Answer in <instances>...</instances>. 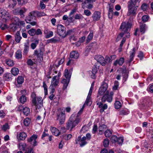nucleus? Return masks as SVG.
Listing matches in <instances>:
<instances>
[{
  "label": "nucleus",
  "instance_id": "obj_62",
  "mask_svg": "<svg viewBox=\"0 0 153 153\" xmlns=\"http://www.w3.org/2000/svg\"><path fill=\"white\" fill-rule=\"evenodd\" d=\"M108 5L109 6V9L108 10V12H113V10L114 9V6L112 4H108Z\"/></svg>",
  "mask_w": 153,
  "mask_h": 153
},
{
  "label": "nucleus",
  "instance_id": "obj_44",
  "mask_svg": "<svg viewBox=\"0 0 153 153\" xmlns=\"http://www.w3.org/2000/svg\"><path fill=\"white\" fill-rule=\"evenodd\" d=\"M35 29L32 28L28 31V33L31 36H34L35 35Z\"/></svg>",
  "mask_w": 153,
  "mask_h": 153
},
{
  "label": "nucleus",
  "instance_id": "obj_32",
  "mask_svg": "<svg viewBox=\"0 0 153 153\" xmlns=\"http://www.w3.org/2000/svg\"><path fill=\"white\" fill-rule=\"evenodd\" d=\"M108 81L105 79L103 82L102 85L100 88L103 89V90H105L106 91L108 87V84L107 83Z\"/></svg>",
  "mask_w": 153,
  "mask_h": 153
},
{
  "label": "nucleus",
  "instance_id": "obj_55",
  "mask_svg": "<svg viewBox=\"0 0 153 153\" xmlns=\"http://www.w3.org/2000/svg\"><path fill=\"white\" fill-rule=\"evenodd\" d=\"M26 63L28 65L30 66H32L34 64V62L31 59H28Z\"/></svg>",
  "mask_w": 153,
  "mask_h": 153
},
{
  "label": "nucleus",
  "instance_id": "obj_53",
  "mask_svg": "<svg viewBox=\"0 0 153 153\" xmlns=\"http://www.w3.org/2000/svg\"><path fill=\"white\" fill-rule=\"evenodd\" d=\"M111 61L110 57L107 56H106L105 59H104V62H105V65L106 64H108Z\"/></svg>",
  "mask_w": 153,
  "mask_h": 153
},
{
  "label": "nucleus",
  "instance_id": "obj_51",
  "mask_svg": "<svg viewBox=\"0 0 153 153\" xmlns=\"http://www.w3.org/2000/svg\"><path fill=\"white\" fill-rule=\"evenodd\" d=\"M106 91L105 90H104L102 88H100L99 89L98 92V95H100V96H101L102 95H103L105 92Z\"/></svg>",
  "mask_w": 153,
  "mask_h": 153
},
{
  "label": "nucleus",
  "instance_id": "obj_22",
  "mask_svg": "<svg viewBox=\"0 0 153 153\" xmlns=\"http://www.w3.org/2000/svg\"><path fill=\"white\" fill-rule=\"evenodd\" d=\"M124 62V59L123 57H121L120 59H117L113 63L114 66L118 64L120 66H122Z\"/></svg>",
  "mask_w": 153,
  "mask_h": 153
},
{
  "label": "nucleus",
  "instance_id": "obj_6",
  "mask_svg": "<svg viewBox=\"0 0 153 153\" xmlns=\"http://www.w3.org/2000/svg\"><path fill=\"white\" fill-rule=\"evenodd\" d=\"M57 31L58 34L62 38H64L66 36V29L63 25L61 24L58 25Z\"/></svg>",
  "mask_w": 153,
  "mask_h": 153
},
{
  "label": "nucleus",
  "instance_id": "obj_4",
  "mask_svg": "<svg viewBox=\"0 0 153 153\" xmlns=\"http://www.w3.org/2000/svg\"><path fill=\"white\" fill-rule=\"evenodd\" d=\"M0 17L4 19L5 22L11 19L9 13L5 10L0 8Z\"/></svg>",
  "mask_w": 153,
  "mask_h": 153
},
{
  "label": "nucleus",
  "instance_id": "obj_35",
  "mask_svg": "<svg viewBox=\"0 0 153 153\" xmlns=\"http://www.w3.org/2000/svg\"><path fill=\"white\" fill-rule=\"evenodd\" d=\"M18 84H22L24 81V78L22 76H18L16 80Z\"/></svg>",
  "mask_w": 153,
  "mask_h": 153
},
{
  "label": "nucleus",
  "instance_id": "obj_47",
  "mask_svg": "<svg viewBox=\"0 0 153 153\" xmlns=\"http://www.w3.org/2000/svg\"><path fill=\"white\" fill-rule=\"evenodd\" d=\"M26 146L25 143H20L19 145V148L20 150H24L26 147Z\"/></svg>",
  "mask_w": 153,
  "mask_h": 153
},
{
  "label": "nucleus",
  "instance_id": "obj_9",
  "mask_svg": "<svg viewBox=\"0 0 153 153\" xmlns=\"http://www.w3.org/2000/svg\"><path fill=\"white\" fill-rule=\"evenodd\" d=\"M36 16L34 11L30 12L28 16L26 17L25 20L27 23H30V22L35 20Z\"/></svg>",
  "mask_w": 153,
  "mask_h": 153
},
{
  "label": "nucleus",
  "instance_id": "obj_45",
  "mask_svg": "<svg viewBox=\"0 0 153 153\" xmlns=\"http://www.w3.org/2000/svg\"><path fill=\"white\" fill-rule=\"evenodd\" d=\"M112 133L109 129L107 130L105 132V135L106 137H109L111 136Z\"/></svg>",
  "mask_w": 153,
  "mask_h": 153
},
{
  "label": "nucleus",
  "instance_id": "obj_24",
  "mask_svg": "<svg viewBox=\"0 0 153 153\" xmlns=\"http://www.w3.org/2000/svg\"><path fill=\"white\" fill-rule=\"evenodd\" d=\"M70 80L63 79L62 81V83L63 84L62 89L65 90L66 89L69 82Z\"/></svg>",
  "mask_w": 153,
  "mask_h": 153
},
{
  "label": "nucleus",
  "instance_id": "obj_34",
  "mask_svg": "<svg viewBox=\"0 0 153 153\" xmlns=\"http://www.w3.org/2000/svg\"><path fill=\"white\" fill-rule=\"evenodd\" d=\"M27 136V134L25 133L22 132L19 134V137L21 140H25Z\"/></svg>",
  "mask_w": 153,
  "mask_h": 153
},
{
  "label": "nucleus",
  "instance_id": "obj_17",
  "mask_svg": "<svg viewBox=\"0 0 153 153\" xmlns=\"http://www.w3.org/2000/svg\"><path fill=\"white\" fill-rule=\"evenodd\" d=\"M57 76H53L51 80V86H57L59 83V79L57 78Z\"/></svg>",
  "mask_w": 153,
  "mask_h": 153
},
{
  "label": "nucleus",
  "instance_id": "obj_29",
  "mask_svg": "<svg viewBox=\"0 0 153 153\" xmlns=\"http://www.w3.org/2000/svg\"><path fill=\"white\" fill-rule=\"evenodd\" d=\"M135 49L133 48L132 52L130 54V59L128 61L129 63H131L133 60L134 57L135 56Z\"/></svg>",
  "mask_w": 153,
  "mask_h": 153
},
{
  "label": "nucleus",
  "instance_id": "obj_56",
  "mask_svg": "<svg viewBox=\"0 0 153 153\" xmlns=\"http://www.w3.org/2000/svg\"><path fill=\"white\" fill-rule=\"evenodd\" d=\"M53 35V33L51 31H49L48 33L46 35V38H48L52 37Z\"/></svg>",
  "mask_w": 153,
  "mask_h": 153
},
{
  "label": "nucleus",
  "instance_id": "obj_57",
  "mask_svg": "<svg viewBox=\"0 0 153 153\" xmlns=\"http://www.w3.org/2000/svg\"><path fill=\"white\" fill-rule=\"evenodd\" d=\"M9 126L7 123H6L3 125L2 127V128L4 131H6L7 129H9Z\"/></svg>",
  "mask_w": 153,
  "mask_h": 153
},
{
  "label": "nucleus",
  "instance_id": "obj_23",
  "mask_svg": "<svg viewBox=\"0 0 153 153\" xmlns=\"http://www.w3.org/2000/svg\"><path fill=\"white\" fill-rule=\"evenodd\" d=\"M98 69L97 67L96 66H94L93 67L91 71L92 74L91 75V78L92 79H95L96 77V74L97 73Z\"/></svg>",
  "mask_w": 153,
  "mask_h": 153
},
{
  "label": "nucleus",
  "instance_id": "obj_27",
  "mask_svg": "<svg viewBox=\"0 0 153 153\" xmlns=\"http://www.w3.org/2000/svg\"><path fill=\"white\" fill-rule=\"evenodd\" d=\"M29 46L30 45L28 42L25 43L23 51V53L24 54L27 55V54L29 48Z\"/></svg>",
  "mask_w": 153,
  "mask_h": 153
},
{
  "label": "nucleus",
  "instance_id": "obj_18",
  "mask_svg": "<svg viewBox=\"0 0 153 153\" xmlns=\"http://www.w3.org/2000/svg\"><path fill=\"white\" fill-rule=\"evenodd\" d=\"M101 13L100 12L95 11L94 12L92 15L93 20L94 21H97L99 20L101 17Z\"/></svg>",
  "mask_w": 153,
  "mask_h": 153
},
{
  "label": "nucleus",
  "instance_id": "obj_3",
  "mask_svg": "<svg viewBox=\"0 0 153 153\" xmlns=\"http://www.w3.org/2000/svg\"><path fill=\"white\" fill-rule=\"evenodd\" d=\"M32 99L33 104L36 106V109L39 108L43 105V100L42 97H36V94L35 93L33 92L31 95Z\"/></svg>",
  "mask_w": 153,
  "mask_h": 153
},
{
  "label": "nucleus",
  "instance_id": "obj_19",
  "mask_svg": "<svg viewBox=\"0 0 153 153\" xmlns=\"http://www.w3.org/2000/svg\"><path fill=\"white\" fill-rule=\"evenodd\" d=\"M72 71V69H71L69 71L67 69H66L64 72V75L65 76L66 79L70 80L71 75V72Z\"/></svg>",
  "mask_w": 153,
  "mask_h": 153
},
{
  "label": "nucleus",
  "instance_id": "obj_1",
  "mask_svg": "<svg viewBox=\"0 0 153 153\" xmlns=\"http://www.w3.org/2000/svg\"><path fill=\"white\" fill-rule=\"evenodd\" d=\"M73 115H71L66 124V128L67 130L72 131L73 128L78 125L80 122V118L79 117L74 118Z\"/></svg>",
  "mask_w": 153,
  "mask_h": 153
},
{
  "label": "nucleus",
  "instance_id": "obj_7",
  "mask_svg": "<svg viewBox=\"0 0 153 153\" xmlns=\"http://www.w3.org/2000/svg\"><path fill=\"white\" fill-rule=\"evenodd\" d=\"M86 138L85 137H83L82 138L81 136L78 137L75 140L76 143L79 144L81 147L86 145L87 143L86 141Z\"/></svg>",
  "mask_w": 153,
  "mask_h": 153
},
{
  "label": "nucleus",
  "instance_id": "obj_41",
  "mask_svg": "<svg viewBox=\"0 0 153 153\" xmlns=\"http://www.w3.org/2000/svg\"><path fill=\"white\" fill-rule=\"evenodd\" d=\"M93 37V33L90 32L88 35L86 43H88L92 39Z\"/></svg>",
  "mask_w": 153,
  "mask_h": 153
},
{
  "label": "nucleus",
  "instance_id": "obj_38",
  "mask_svg": "<svg viewBox=\"0 0 153 153\" xmlns=\"http://www.w3.org/2000/svg\"><path fill=\"white\" fill-rule=\"evenodd\" d=\"M26 101L27 98L25 96L22 95L19 98V101L21 103L24 104L26 102Z\"/></svg>",
  "mask_w": 153,
  "mask_h": 153
},
{
  "label": "nucleus",
  "instance_id": "obj_46",
  "mask_svg": "<svg viewBox=\"0 0 153 153\" xmlns=\"http://www.w3.org/2000/svg\"><path fill=\"white\" fill-rule=\"evenodd\" d=\"M109 144V140L108 138L104 139L103 142V146L105 147H107Z\"/></svg>",
  "mask_w": 153,
  "mask_h": 153
},
{
  "label": "nucleus",
  "instance_id": "obj_59",
  "mask_svg": "<svg viewBox=\"0 0 153 153\" xmlns=\"http://www.w3.org/2000/svg\"><path fill=\"white\" fill-rule=\"evenodd\" d=\"M90 97H88L86 99V101H85V103L87 105H90L91 103H90L89 104V103L90 102Z\"/></svg>",
  "mask_w": 153,
  "mask_h": 153
},
{
  "label": "nucleus",
  "instance_id": "obj_54",
  "mask_svg": "<svg viewBox=\"0 0 153 153\" xmlns=\"http://www.w3.org/2000/svg\"><path fill=\"white\" fill-rule=\"evenodd\" d=\"M43 86L44 88L45 94V95H47L48 94L47 86L46 83L44 82H43Z\"/></svg>",
  "mask_w": 153,
  "mask_h": 153
},
{
  "label": "nucleus",
  "instance_id": "obj_30",
  "mask_svg": "<svg viewBox=\"0 0 153 153\" xmlns=\"http://www.w3.org/2000/svg\"><path fill=\"white\" fill-rule=\"evenodd\" d=\"M4 76L5 79L8 81L12 79L13 76L11 73H7L4 74Z\"/></svg>",
  "mask_w": 153,
  "mask_h": 153
},
{
  "label": "nucleus",
  "instance_id": "obj_2",
  "mask_svg": "<svg viewBox=\"0 0 153 153\" xmlns=\"http://www.w3.org/2000/svg\"><path fill=\"white\" fill-rule=\"evenodd\" d=\"M131 26V24L129 22H122L119 28L122 32L119 34L117 38H122L125 34V33L129 31Z\"/></svg>",
  "mask_w": 153,
  "mask_h": 153
},
{
  "label": "nucleus",
  "instance_id": "obj_16",
  "mask_svg": "<svg viewBox=\"0 0 153 153\" xmlns=\"http://www.w3.org/2000/svg\"><path fill=\"white\" fill-rule=\"evenodd\" d=\"M38 138V135L36 134H33V135L31 136L29 138H28L27 139V141L29 142H31L32 141H33V146H35L37 145V142L36 140Z\"/></svg>",
  "mask_w": 153,
  "mask_h": 153
},
{
  "label": "nucleus",
  "instance_id": "obj_15",
  "mask_svg": "<svg viewBox=\"0 0 153 153\" xmlns=\"http://www.w3.org/2000/svg\"><path fill=\"white\" fill-rule=\"evenodd\" d=\"M140 0H130L127 3L128 9L137 5V3Z\"/></svg>",
  "mask_w": 153,
  "mask_h": 153
},
{
  "label": "nucleus",
  "instance_id": "obj_61",
  "mask_svg": "<svg viewBox=\"0 0 153 153\" xmlns=\"http://www.w3.org/2000/svg\"><path fill=\"white\" fill-rule=\"evenodd\" d=\"M137 56L140 58V60H142L143 57V53L142 51H140Z\"/></svg>",
  "mask_w": 153,
  "mask_h": 153
},
{
  "label": "nucleus",
  "instance_id": "obj_58",
  "mask_svg": "<svg viewBox=\"0 0 153 153\" xmlns=\"http://www.w3.org/2000/svg\"><path fill=\"white\" fill-rule=\"evenodd\" d=\"M35 35H42V32L40 29H38L36 30L35 29Z\"/></svg>",
  "mask_w": 153,
  "mask_h": 153
},
{
  "label": "nucleus",
  "instance_id": "obj_37",
  "mask_svg": "<svg viewBox=\"0 0 153 153\" xmlns=\"http://www.w3.org/2000/svg\"><path fill=\"white\" fill-rule=\"evenodd\" d=\"M0 153H8L7 148L4 145L2 146L0 148Z\"/></svg>",
  "mask_w": 153,
  "mask_h": 153
},
{
  "label": "nucleus",
  "instance_id": "obj_49",
  "mask_svg": "<svg viewBox=\"0 0 153 153\" xmlns=\"http://www.w3.org/2000/svg\"><path fill=\"white\" fill-rule=\"evenodd\" d=\"M114 105L116 109H119L121 107V103L119 101H116L114 103Z\"/></svg>",
  "mask_w": 153,
  "mask_h": 153
},
{
  "label": "nucleus",
  "instance_id": "obj_20",
  "mask_svg": "<svg viewBox=\"0 0 153 153\" xmlns=\"http://www.w3.org/2000/svg\"><path fill=\"white\" fill-rule=\"evenodd\" d=\"M79 56V54L77 51H71L70 54V57L71 58L77 59Z\"/></svg>",
  "mask_w": 153,
  "mask_h": 153
},
{
  "label": "nucleus",
  "instance_id": "obj_64",
  "mask_svg": "<svg viewBox=\"0 0 153 153\" xmlns=\"http://www.w3.org/2000/svg\"><path fill=\"white\" fill-rule=\"evenodd\" d=\"M147 5L146 4H143L141 6V7L142 9L144 11H145L147 8Z\"/></svg>",
  "mask_w": 153,
  "mask_h": 153
},
{
  "label": "nucleus",
  "instance_id": "obj_60",
  "mask_svg": "<svg viewBox=\"0 0 153 153\" xmlns=\"http://www.w3.org/2000/svg\"><path fill=\"white\" fill-rule=\"evenodd\" d=\"M83 18V16L80 14H77L75 15V19H82Z\"/></svg>",
  "mask_w": 153,
  "mask_h": 153
},
{
  "label": "nucleus",
  "instance_id": "obj_13",
  "mask_svg": "<svg viewBox=\"0 0 153 153\" xmlns=\"http://www.w3.org/2000/svg\"><path fill=\"white\" fill-rule=\"evenodd\" d=\"M94 59L97 62H99L103 66H105L104 58L100 55H97L95 56Z\"/></svg>",
  "mask_w": 153,
  "mask_h": 153
},
{
  "label": "nucleus",
  "instance_id": "obj_11",
  "mask_svg": "<svg viewBox=\"0 0 153 153\" xmlns=\"http://www.w3.org/2000/svg\"><path fill=\"white\" fill-rule=\"evenodd\" d=\"M44 51V49L43 48H40L39 51L36 50L34 51V55H36L38 58H39L40 60L43 59V52Z\"/></svg>",
  "mask_w": 153,
  "mask_h": 153
},
{
  "label": "nucleus",
  "instance_id": "obj_26",
  "mask_svg": "<svg viewBox=\"0 0 153 153\" xmlns=\"http://www.w3.org/2000/svg\"><path fill=\"white\" fill-rule=\"evenodd\" d=\"M22 38L20 32L19 31H17L16 32L15 36V41L17 43L20 42Z\"/></svg>",
  "mask_w": 153,
  "mask_h": 153
},
{
  "label": "nucleus",
  "instance_id": "obj_33",
  "mask_svg": "<svg viewBox=\"0 0 153 153\" xmlns=\"http://www.w3.org/2000/svg\"><path fill=\"white\" fill-rule=\"evenodd\" d=\"M39 42V39H36L34 42L32 43L30 45V47L32 49H35L37 45L38 44Z\"/></svg>",
  "mask_w": 153,
  "mask_h": 153
},
{
  "label": "nucleus",
  "instance_id": "obj_36",
  "mask_svg": "<svg viewBox=\"0 0 153 153\" xmlns=\"http://www.w3.org/2000/svg\"><path fill=\"white\" fill-rule=\"evenodd\" d=\"M36 14V16L38 17H41L42 16H44L46 15V14L45 13L43 12L38 11H34Z\"/></svg>",
  "mask_w": 153,
  "mask_h": 153
},
{
  "label": "nucleus",
  "instance_id": "obj_14",
  "mask_svg": "<svg viewBox=\"0 0 153 153\" xmlns=\"http://www.w3.org/2000/svg\"><path fill=\"white\" fill-rule=\"evenodd\" d=\"M138 7V6L137 5L128 9V15H135L136 14V11Z\"/></svg>",
  "mask_w": 153,
  "mask_h": 153
},
{
  "label": "nucleus",
  "instance_id": "obj_31",
  "mask_svg": "<svg viewBox=\"0 0 153 153\" xmlns=\"http://www.w3.org/2000/svg\"><path fill=\"white\" fill-rule=\"evenodd\" d=\"M12 74L14 76H16L18 75L19 73V69L15 67H13L12 68L11 70Z\"/></svg>",
  "mask_w": 153,
  "mask_h": 153
},
{
  "label": "nucleus",
  "instance_id": "obj_50",
  "mask_svg": "<svg viewBox=\"0 0 153 153\" xmlns=\"http://www.w3.org/2000/svg\"><path fill=\"white\" fill-rule=\"evenodd\" d=\"M72 136L71 134H68V135L65 134L63 135L62 137L65 140H67L70 139L71 137Z\"/></svg>",
  "mask_w": 153,
  "mask_h": 153
},
{
  "label": "nucleus",
  "instance_id": "obj_63",
  "mask_svg": "<svg viewBox=\"0 0 153 153\" xmlns=\"http://www.w3.org/2000/svg\"><path fill=\"white\" fill-rule=\"evenodd\" d=\"M126 42V38L124 37L122 41H121L120 42V48L121 49H122V47H123V46L124 44V43L125 42Z\"/></svg>",
  "mask_w": 153,
  "mask_h": 153
},
{
  "label": "nucleus",
  "instance_id": "obj_21",
  "mask_svg": "<svg viewBox=\"0 0 153 153\" xmlns=\"http://www.w3.org/2000/svg\"><path fill=\"white\" fill-rule=\"evenodd\" d=\"M51 130L52 133L56 136H58L60 134L59 130L55 127H51Z\"/></svg>",
  "mask_w": 153,
  "mask_h": 153
},
{
  "label": "nucleus",
  "instance_id": "obj_40",
  "mask_svg": "<svg viewBox=\"0 0 153 153\" xmlns=\"http://www.w3.org/2000/svg\"><path fill=\"white\" fill-rule=\"evenodd\" d=\"M22 52L20 50H18L16 53V57L17 59H21L22 58Z\"/></svg>",
  "mask_w": 153,
  "mask_h": 153
},
{
  "label": "nucleus",
  "instance_id": "obj_10",
  "mask_svg": "<svg viewBox=\"0 0 153 153\" xmlns=\"http://www.w3.org/2000/svg\"><path fill=\"white\" fill-rule=\"evenodd\" d=\"M112 97L109 96V92L108 91L102 98L101 101L102 102H105L106 101H107L109 102H111L112 101Z\"/></svg>",
  "mask_w": 153,
  "mask_h": 153
},
{
  "label": "nucleus",
  "instance_id": "obj_5",
  "mask_svg": "<svg viewBox=\"0 0 153 153\" xmlns=\"http://www.w3.org/2000/svg\"><path fill=\"white\" fill-rule=\"evenodd\" d=\"M56 120H58L60 125L62 124L65 121V116L64 112L61 110L58 111L56 114Z\"/></svg>",
  "mask_w": 153,
  "mask_h": 153
},
{
  "label": "nucleus",
  "instance_id": "obj_39",
  "mask_svg": "<svg viewBox=\"0 0 153 153\" xmlns=\"http://www.w3.org/2000/svg\"><path fill=\"white\" fill-rule=\"evenodd\" d=\"M23 111L25 115L27 116L30 113V110L28 107H25L23 108Z\"/></svg>",
  "mask_w": 153,
  "mask_h": 153
},
{
  "label": "nucleus",
  "instance_id": "obj_52",
  "mask_svg": "<svg viewBox=\"0 0 153 153\" xmlns=\"http://www.w3.org/2000/svg\"><path fill=\"white\" fill-rule=\"evenodd\" d=\"M149 19V16L147 15H144L142 17V20L144 22H146L148 21Z\"/></svg>",
  "mask_w": 153,
  "mask_h": 153
},
{
  "label": "nucleus",
  "instance_id": "obj_8",
  "mask_svg": "<svg viewBox=\"0 0 153 153\" xmlns=\"http://www.w3.org/2000/svg\"><path fill=\"white\" fill-rule=\"evenodd\" d=\"M111 140L113 143H117L120 145H122L123 142V139L122 137H117L115 135H113L111 137Z\"/></svg>",
  "mask_w": 153,
  "mask_h": 153
},
{
  "label": "nucleus",
  "instance_id": "obj_12",
  "mask_svg": "<svg viewBox=\"0 0 153 153\" xmlns=\"http://www.w3.org/2000/svg\"><path fill=\"white\" fill-rule=\"evenodd\" d=\"M101 102H97V105H98V107L100 108H101L100 110V112L102 113L105 109H106L108 108V105L106 104H105L103 105V104Z\"/></svg>",
  "mask_w": 153,
  "mask_h": 153
},
{
  "label": "nucleus",
  "instance_id": "obj_42",
  "mask_svg": "<svg viewBox=\"0 0 153 153\" xmlns=\"http://www.w3.org/2000/svg\"><path fill=\"white\" fill-rule=\"evenodd\" d=\"M30 119L28 118H25L23 121L24 124L25 126H28L30 124Z\"/></svg>",
  "mask_w": 153,
  "mask_h": 153
},
{
  "label": "nucleus",
  "instance_id": "obj_25",
  "mask_svg": "<svg viewBox=\"0 0 153 153\" xmlns=\"http://www.w3.org/2000/svg\"><path fill=\"white\" fill-rule=\"evenodd\" d=\"M96 0H85L84 1L82 4V8L83 9H85L86 5L87 4L92 3L95 1Z\"/></svg>",
  "mask_w": 153,
  "mask_h": 153
},
{
  "label": "nucleus",
  "instance_id": "obj_43",
  "mask_svg": "<svg viewBox=\"0 0 153 153\" xmlns=\"http://www.w3.org/2000/svg\"><path fill=\"white\" fill-rule=\"evenodd\" d=\"M5 62L6 64L10 66H13L14 65L13 61L11 59H8L6 60Z\"/></svg>",
  "mask_w": 153,
  "mask_h": 153
},
{
  "label": "nucleus",
  "instance_id": "obj_48",
  "mask_svg": "<svg viewBox=\"0 0 153 153\" xmlns=\"http://www.w3.org/2000/svg\"><path fill=\"white\" fill-rule=\"evenodd\" d=\"M107 127L105 125L102 124L99 127V132H102L103 131L106 129Z\"/></svg>",
  "mask_w": 153,
  "mask_h": 153
},
{
  "label": "nucleus",
  "instance_id": "obj_28",
  "mask_svg": "<svg viewBox=\"0 0 153 153\" xmlns=\"http://www.w3.org/2000/svg\"><path fill=\"white\" fill-rule=\"evenodd\" d=\"M147 27L146 25L144 23H142L140 25V31L142 34H143L145 33Z\"/></svg>",
  "mask_w": 153,
  "mask_h": 153
}]
</instances>
